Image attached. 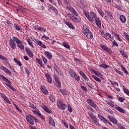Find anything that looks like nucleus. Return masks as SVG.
Masks as SVG:
<instances>
[{
  "label": "nucleus",
  "mask_w": 129,
  "mask_h": 129,
  "mask_svg": "<svg viewBox=\"0 0 129 129\" xmlns=\"http://www.w3.org/2000/svg\"><path fill=\"white\" fill-rule=\"evenodd\" d=\"M54 80L59 87H61V82H60V79L57 76H54Z\"/></svg>",
  "instance_id": "b1692460"
},
{
  "label": "nucleus",
  "mask_w": 129,
  "mask_h": 129,
  "mask_svg": "<svg viewBox=\"0 0 129 129\" xmlns=\"http://www.w3.org/2000/svg\"><path fill=\"white\" fill-rule=\"evenodd\" d=\"M74 77L75 80H77V81H80V77L77 75V74H76V75H75Z\"/></svg>",
  "instance_id": "4d7b16f0"
},
{
  "label": "nucleus",
  "mask_w": 129,
  "mask_h": 129,
  "mask_svg": "<svg viewBox=\"0 0 129 129\" xmlns=\"http://www.w3.org/2000/svg\"><path fill=\"white\" fill-rule=\"evenodd\" d=\"M40 89L44 94H48V90L44 86H41Z\"/></svg>",
  "instance_id": "5701e85b"
},
{
  "label": "nucleus",
  "mask_w": 129,
  "mask_h": 129,
  "mask_svg": "<svg viewBox=\"0 0 129 129\" xmlns=\"http://www.w3.org/2000/svg\"><path fill=\"white\" fill-rule=\"evenodd\" d=\"M4 100H5V101H6V102H7V103H9V104H11V101L9 100V98H8V97H6Z\"/></svg>",
  "instance_id": "680f3d73"
},
{
  "label": "nucleus",
  "mask_w": 129,
  "mask_h": 129,
  "mask_svg": "<svg viewBox=\"0 0 129 129\" xmlns=\"http://www.w3.org/2000/svg\"><path fill=\"white\" fill-rule=\"evenodd\" d=\"M68 18H70V19H71L72 20L73 19V18L74 17V16L71 14H68Z\"/></svg>",
  "instance_id": "338daca9"
},
{
  "label": "nucleus",
  "mask_w": 129,
  "mask_h": 129,
  "mask_svg": "<svg viewBox=\"0 0 129 129\" xmlns=\"http://www.w3.org/2000/svg\"><path fill=\"white\" fill-rule=\"evenodd\" d=\"M92 77L94 79V80H95L97 82H101V80H100V79H99L98 77H96V76L92 75Z\"/></svg>",
  "instance_id": "f704fd0d"
},
{
  "label": "nucleus",
  "mask_w": 129,
  "mask_h": 129,
  "mask_svg": "<svg viewBox=\"0 0 129 129\" xmlns=\"http://www.w3.org/2000/svg\"><path fill=\"white\" fill-rule=\"evenodd\" d=\"M16 40H17V37L13 36L12 39L9 40V45L12 49L15 50L17 49V43H16Z\"/></svg>",
  "instance_id": "f257e3e1"
},
{
  "label": "nucleus",
  "mask_w": 129,
  "mask_h": 129,
  "mask_svg": "<svg viewBox=\"0 0 129 129\" xmlns=\"http://www.w3.org/2000/svg\"><path fill=\"white\" fill-rule=\"evenodd\" d=\"M45 76L46 78L47 82L50 84H52V78H51V75L48 73L45 74Z\"/></svg>",
  "instance_id": "2eb2a0df"
},
{
  "label": "nucleus",
  "mask_w": 129,
  "mask_h": 129,
  "mask_svg": "<svg viewBox=\"0 0 129 129\" xmlns=\"http://www.w3.org/2000/svg\"><path fill=\"white\" fill-rule=\"evenodd\" d=\"M108 118L109 120L114 124H116V123H117V120H116V119H115V118L113 117L112 116L109 115Z\"/></svg>",
  "instance_id": "f3484780"
},
{
  "label": "nucleus",
  "mask_w": 129,
  "mask_h": 129,
  "mask_svg": "<svg viewBox=\"0 0 129 129\" xmlns=\"http://www.w3.org/2000/svg\"><path fill=\"white\" fill-rule=\"evenodd\" d=\"M0 69L1 70H3L6 74H8L9 75H12V72L10 71L7 68L3 66H0Z\"/></svg>",
  "instance_id": "9d476101"
},
{
  "label": "nucleus",
  "mask_w": 129,
  "mask_h": 129,
  "mask_svg": "<svg viewBox=\"0 0 129 129\" xmlns=\"http://www.w3.org/2000/svg\"><path fill=\"white\" fill-rule=\"evenodd\" d=\"M90 16L92 18V20H93V19L95 20V19H96V13L93 11H91Z\"/></svg>",
  "instance_id": "c756f323"
},
{
  "label": "nucleus",
  "mask_w": 129,
  "mask_h": 129,
  "mask_svg": "<svg viewBox=\"0 0 129 129\" xmlns=\"http://www.w3.org/2000/svg\"><path fill=\"white\" fill-rule=\"evenodd\" d=\"M26 119L27 121L29 122V123H30V124L33 125L34 123V120L37 119L36 118V117L33 116L31 115H28V116H26Z\"/></svg>",
  "instance_id": "423d86ee"
},
{
  "label": "nucleus",
  "mask_w": 129,
  "mask_h": 129,
  "mask_svg": "<svg viewBox=\"0 0 129 129\" xmlns=\"http://www.w3.org/2000/svg\"><path fill=\"white\" fill-rule=\"evenodd\" d=\"M117 127L119 129H125V127H124L122 125L120 124V123H118L117 124Z\"/></svg>",
  "instance_id": "13d9d810"
},
{
  "label": "nucleus",
  "mask_w": 129,
  "mask_h": 129,
  "mask_svg": "<svg viewBox=\"0 0 129 129\" xmlns=\"http://www.w3.org/2000/svg\"><path fill=\"white\" fill-rule=\"evenodd\" d=\"M121 68L122 71H123V72H124L125 74H127V75H128V72H127V71L126 70V69H125V68H124V67H123V66H121Z\"/></svg>",
  "instance_id": "c03bdc74"
},
{
  "label": "nucleus",
  "mask_w": 129,
  "mask_h": 129,
  "mask_svg": "<svg viewBox=\"0 0 129 129\" xmlns=\"http://www.w3.org/2000/svg\"><path fill=\"white\" fill-rule=\"evenodd\" d=\"M115 109H116V110H118V111L121 112V113H124V112H125V110H124V109L118 106L117 105H115Z\"/></svg>",
  "instance_id": "a211bd4d"
},
{
  "label": "nucleus",
  "mask_w": 129,
  "mask_h": 129,
  "mask_svg": "<svg viewBox=\"0 0 129 129\" xmlns=\"http://www.w3.org/2000/svg\"><path fill=\"white\" fill-rule=\"evenodd\" d=\"M84 34L87 39L91 40L93 38V35H92V33L87 28L84 29Z\"/></svg>",
  "instance_id": "39448f33"
},
{
  "label": "nucleus",
  "mask_w": 129,
  "mask_h": 129,
  "mask_svg": "<svg viewBox=\"0 0 129 129\" xmlns=\"http://www.w3.org/2000/svg\"><path fill=\"white\" fill-rule=\"evenodd\" d=\"M100 47L102 49H103V50H104L105 52H107V53L109 54H111L112 51L110 48L105 46L104 45H101Z\"/></svg>",
  "instance_id": "9b49d317"
},
{
  "label": "nucleus",
  "mask_w": 129,
  "mask_h": 129,
  "mask_svg": "<svg viewBox=\"0 0 129 129\" xmlns=\"http://www.w3.org/2000/svg\"><path fill=\"white\" fill-rule=\"evenodd\" d=\"M119 19L121 23H125V22H126V18H125V17L123 15L120 16Z\"/></svg>",
  "instance_id": "c85d7f7f"
},
{
  "label": "nucleus",
  "mask_w": 129,
  "mask_h": 129,
  "mask_svg": "<svg viewBox=\"0 0 129 129\" xmlns=\"http://www.w3.org/2000/svg\"><path fill=\"white\" fill-rule=\"evenodd\" d=\"M88 104L90 105V106H92V107H93V108H96L97 107V105H96L94 102L91 100V99H88L87 100Z\"/></svg>",
  "instance_id": "1a4fd4ad"
},
{
  "label": "nucleus",
  "mask_w": 129,
  "mask_h": 129,
  "mask_svg": "<svg viewBox=\"0 0 129 129\" xmlns=\"http://www.w3.org/2000/svg\"><path fill=\"white\" fill-rule=\"evenodd\" d=\"M115 71H116V73H118V74H119V75L123 76V73L120 72L119 70H117V69H115Z\"/></svg>",
  "instance_id": "09e8293b"
},
{
  "label": "nucleus",
  "mask_w": 129,
  "mask_h": 129,
  "mask_svg": "<svg viewBox=\"0 0 129 129\" xmlns=\"http://www.w3.org/2000/svg\"><path fill=\"white\" fill-rule=\"evenodd\" d=\"M96 10H97L98 14H100V15L101 16V17H102V18H103V17H104V13H103V11L98 9V8L97 7H96Z\"/></svg>",
  "instance_id": "bb28decb"
},
{
  "label": "nucleus",
  "mask_w": 129,
  "mask_h": 129,
  "mask_svg": "<svg viewBox=\"0 0 129 129\" xmlns=\"http://www.w3.org/2000/svg\"><path fill=\"white\" fill-rule=\"evenodd\" d=\"M37 45H38V46H40V47H41V48H43V49H46V46H45V44H44V43H42V41H40L38 42Z\"/></svg>",
  "instance_id": "72a5a7b5"
},
{
  "label": "nucleus",
  "mask_w": 129,
  "mask_h": 129,
  "mask_svg": "<svg viewBox=\"0 0 129 129\" xmlns=\"http://www.w3.org/2000/svg\"><path fill=\"white\" fill-rule=\"evenodd\" d=\"M124 36H125V37L126 38V40L127 41H129V36L127 34H126V33H124Z\"/></svg>",
  "instance_id": "69168bd1"
},
{
  "label": "nucleus",
  "mask_w": 129,
  "mask_h": 129,
  "mask_svg": "<svg viewBox=\"0 0 129 129\" xmlns=\"http://www.w3.org/2000/svg\"><path fill=\"white\" fill-rule=\"evenodd\" d=\"M25 51H26V53H27L28 56H29V57H30V58H33V57H34V53H33L32 51L31 50H30V48H26Z\"/></svg>",
  "instance_id": "4468645a"
},
{
  "label": "nucleus",
  "mask_w": 129,
  "mask_h": 129,
  "mask_svg": "<svg viewBox=\"0 0 129 129\" xmlns=\"http://www.w3.org/2000/svg\"><path fill=\"white\" fill-rule=\"evenodd\" d=\"M83 14L85 15V17L90 21V22H93V19H92V18L89 15V12L84 10L83 11Z\"/></svg>",
  "instance_id": "6e6552de"
},
{
  "label": "nucleus",
  "mask_w": 129,
  "mask_h": 129,
  "mask_svg": "<svg viewBox=\"0 0 129 129\" xmlns=\"http://www.w3.org/2000/svg\"><path fill=\"white\" fill-rule=\"evenodd\" d=\"M14 60L15 63H16V64H18L19 65V66H22V62H21V61H20L19 60H18L16 58H14Z\"/></svg>",
  "instance_id": "79ce46f5"
},
{
  "label": "nucleus",
  "mask_w": 129,
  "mask_h": 129,
  "mask_svg": "<svg viewBox=\"0 0 129 129\" xmlns=\"http://www.w3.org/2000/svg\"><path fill=\"white\" fill-rule=\"evenodd\" d=\"M41 57L43 61V62L45 64H47V62H48V59H47V58L46 57H45V56H44V55H41Z\"/></svg>",
  "instance_id": "8fccbe9b"
},
{
  "label": "nucleus",
  "mask_w": 129,
  "mask_h": 129,
  "mask_svg": "<svg viewBox=\"0 0 129 129\" xmlns=\"http://www.w3.org/2000/svg\"><path fill=\"white\" fill-rule=\"evenodd\" d=\"M7 86H8V87H9V88H10V89H12V90H13L14 91H15V88H14V87L13 86H12V84H7L6 83Z\"/></svg>",
  "instance_id": "49530a36"
},
{
  "label": "nucleus",
  "mask_w": 129,
  "mask_h": 129,
  "mask_svg": "<svg viewBox=\"0 0 129 129\" xmlns=\"http://www.w3.org/2000/svg\"><path fill=\"white\" fill-rule=\"evenodd\" d=\"M27 41L29 45H30V46H31V47H32V48L34 47V44H33V42H32V41L30 39L28 38L27 39Z\"/></svg>",
  "instance_id": "e433bc0d"
},
{
  "label": "nucleus",
  "mask_w": 129,
  "mask_h": 129,
  "mask_svg": "<svg viewBox=\"0 0 129 129\" xmlns=\"http://www.w3.org/2000/svg\"><path fill=\"white\" fill-rule=\"evenodd\" d=\"M34 29L36 31H42V27L39 25H36L34 26Z\"/></svg>",
  "instance_id": "37998d69"
},
{
  "label": "nucleus",
  "mask_w": 129,
  "mask_h": 129,
  "mask_svg": "<svg viewBox=\"0 0 129 129\" xmlns=\"http://www.w3.org/2000/svg\"><path fill=\"white\" fill-rule=\"evenodd\" d=\"M95 24L99 29H101V21L99 18H96L95 19Z\"/></svg>",
  "instance_id": "ddd939ff"
},
{
  "label": "nucleus",
  "mask_w": 129,
  "mask_h": 129,
  "mask_svg": "<svg viewBox=\"0 0 129 129\" xmlns=\"http://www.w3.org/2000/svg\"><path fill=\"white\" fill-rule=\"evenodd\" d=\"M67 9H68V10L70 11V12H71V13H72L73 15L76 16V17H77L78 16V13H77L76 10H75V9H74V8H73V7H71L70 6H67Z\"/></svg>",
  "instance_id": "0eeeda50"
},
{
  "label": "nucleus",
  "mask_w": 129,
  "mask_h": 129,
  "mask_svg": "<svg viewBox=\"0 0 129 129\" xmlns=\"http://www.w3.org/2000/svg\"><path fill=\"white\" fill-rule=\"evenodd\" d=\"M44 55H45L47 59H52L53 58V55L49 51H45Z\"/></svg>",
  "instance_id": "6ab92c4d"
},
{
  "label": "nucleus",
  "mask_w": 129,
  "mask_h": 129,
  "mask_svg": "<svg viewBox=\"0 0 129 129\" xmlns=\"http://www.w3.org/2000/svg\"><path fill=\"white\" fill-rule=\"evenodd\" d=\"M69 73H70L71 77H72V78L74 77V76H75V75L76 74L74 71H70L69 72Z\"/></svg>",
  "instance_id": "3c124183"
},
{
  "label": "nucleus",
  "mask_w": 129,
  "mask_h": 129,
  "mask_svg": "<svg viewBox=\"0 0 129 129\" xmlns=\"http://www.w3.org/2000/svg\"><path fill=\"white\" fill-rule=\"evenodd\" d=\"M64 24L67 25V26H69V28L72 29L73 30L75 29V27L74 26L72 23L68 22V21H64Z\"/></svg>",
  "instance_id": "4be33fe9"
},
{
  "label": "nucleus",
  "mask_w": 129,
  "mask_h": 129,
  "mask_svg": "<svg viewBox=\"0 0 129 129\" xmlns=\"http://www.w3.org/2000/svg\"><path fill=\"white\" fill-rule=\"evenodd\" d=\"M99 67H100L101 68H104V69H107V68H109V66L104 63H102L99 65Z\"/></svg>",
  "instance_id": "7c9ffc66"
},
{
  "label": "nucleus",
  "mask_w": 129,
  "mask_h": 129,
  "mask_svg": "<svg viewBox=\"0 0 129 129\" xmlns=\"http://www.w3.org/2000/svg\"><path fill=\"white\" fill-rule=\"evenodd\" d=\"M84 34L87 39L91 40L93 38V35H92V33L87 28L84 29Z\"/></svg>",
  "instance_id": "20e7f679"
},
{
  "label": "nucleus",
  "mask_w": 129,
  "mask_h": 129,
  "mask_svg": "<svg viewBox=\"0 0 129 129\" xmlns=\"http://www.w3.org/2000/svg\"><path fill=\"white\" fill-rule=\"evenodd\" d=\"M32 112H33V113H34V114H36V115H39L40 117H41L42 114L40 113V111H39V110H33Z\"/></svg>",
  "instance_id": "2f4dec72"
},
{
  "label": "nucleus",
  "mask_w": 129,
  "mask_h": 129,
  "mask_svg": "<svg viewBox=\"0 0 129 129\" xmlns=\"http://www.w3.org/2000/svg\"><path fill=\"white\" fill-rule=\"evenodd\" d=\"M2 79H3V80H4V81H6V82H8V83H9V84H12V82H11L9 80V79H8L5 76H3L2 77Z\"/></svg>",
  "instance_id": "58836bf2"
},
{
  "label": "nucleus",
  "mask_w": 129,
  "mask_h": 129,
  "mask_svg": "<svg viewBox=\"0 0 129 129\" xmlns=\"http://www.w3.org/2000/svg\"><path fill=\"white\" fill-rule=\"evenodd\" d=\"M62 46L64 47V48H67V49H70V45H69V44H68L67 42H64L63 43Z\"/></svg>",
  "instance_id": "c9c22d12"
},
{
  "label": "nucleus",
  "mask_w": 129,
  "mask_h": 129,
  "mask_svg": "<svg viewBox=\"0 0 129 129\" xmlns=\"http://www.w3.org/2000/svg\"><path fill=\"white\" fill-rule=\"evenodd\" d=\"M68 109L70 112H72L73 111V110L72 109V107H71V106L70 105H68Z\"/></svg>",
  "instance_id": "e2e57ef3"
},
{
  "label": "nucleus",
  "mask_w": 129,
  "mask_h": 129,
  "mask_svg": "<svg viewBox=\"0 0 129 129\" xmlns=\"http://www.w3.org/2000/svg\"><path fill=\"white\" fill-rule=\"evenodd\" d=\"M59 92L63 95H67V91H66V90H65L59 89Z\"/></svg>",
  "instance_id": "a19ab883"
},
{
  "label": "nucleus",
  "mask_w": 129,
  "mask_h": 129,
  "mask_svg": "<svg viewBox=\"0 0 129 129\" xmlns=\"http://www.w3.org/2000/svg\"><path fill=\"white\" fill-rule=\"evenodd\" d=\"M118 100L120 101V102H123V101L125 100V99L122 97H120L118 98Z\"/></svg>",
  "instance_id": "0e129e2a"
},
{
  "label": "nucleus",
  "mask_w": 129,
  "mask_h": 129,
  "mask_svg": "<svg viewBox=\"0 0 129 129\" xmlns=\"http://www.w3.org/2000/svg\"><path fill=\"white\" fill-rule=\"evenodd\" d=\"M49 124L52 126L55 127V121H54V119L51 116L49 117Z\"/></svg>",
  "instance_id": "a878e982"
},
{
  "label": "nucleus",
  "mask_w": 129,
  "mask_h": 129,
  "mask_svg": "<svg viewBox=\"0 0 129 129\" xmlns=\"http://www.w3.org/2000/svg\"><path fill=\"white\" fill-rule=\"evenodd\" d=\"M13 105L15 106V107H16V109H17L19 112H23L22 109H21V108H20V107L14 103H13Z\"/></svg>",
  "instance_id": "ea45409f"
},
{
  "label": "nucleus",
  "mask_w": 129,
  "mask_h": 129,
  "mask_svg": "<svg viewBox=\"0 0 129 129\" xmlns=\"http://www.w3.org/2000/svg\"><path fill=\"white\" fill-rule=\"evenodd\" d=\"M106 102L107 104L111 106V107H113L114 109L115 108V105H114V103H113V101L109 100V101H106Z\"/></svg>",
  "instance_id": "aec40b11"
},
{
  "label": "nucleus",
  "mask_w": 129,
  "mask_h": 129,
  "mask_svg": "<svg viewBox=\"0 0 129 129\" xmlns=\"http://www.w3.org/2000/svg\"><path fill=\"white\" fill-rule=\"evenodd\" d=\"M36 60L38 62V64H39V65L41 66V67H42V68H44V64H43V61H42V60L38 58H36Z\"/></svg>",
  "instance_id": "cd10ccee"
},
{
  "label": "nucleus",
  "mask_w": 129,
  "mask_h": 129,
  "mask_svg": "<svg viewBox=\"0 0 129 129\" xmlns=\"http://www.w3.org/2000/svg\"><path fill=\"white\" fill-rule=\"evenodd\" d=\"M62 2L66 6H69L70 4V1L69 0H62Z\"/></svg>",
  "instance_id": "5fc2aeb1"
},
{
  "label": "nucleus",
  "mask_w": 129,
  "mask_h": 129,
  "mask_svg": "<svg viewBox=\"0 0 129 129\" xmlns=\"http://www.w3.org/2000/svg\"><path fill=\"white\" fill-rule=\"evenodd\" d=\"M111 84H112V85H114L115 86V88L118 87V84L117 83V82H112V81H110Z\"/></svg>",
  "instance_id": "864d4df0"
},
{
  "label": "nucleus",
  "mask_w": 129,
  "mask_h": 129,
  "mask_svg": "<svg viewBox=\"0 0 129 129\" xmlns=\"http://www.w3.org/2000/svg\"><path fill=\"white\" fill-rule=\"evenodd\" d=\"M14 28L17 31H21V26L20 25H19V24H17L15 23L14 24Z\"/></svg>",
  "instance_id": "473e14b6"
},
{
  "label": "nucleus",
  "mask_w": 129,
  "mask_h": 129,
  "mask_svg": "<svg viewBox=\"0 0 129 129\" xmlns=\"http://www.w3.org/2000/svg\"><path fill=\"white\" fill-rule=\"evenodd\" d=\"M41 107L42 108L46 111V112H47V113H51V110L48 109L45 105H41Z\"/></svg>",
  "instance_id": "393cba45"
},
{
  "label": "nucleus",
  "mask_w": 129,
  "mask_h": 129,
  "mask_svg": "<svg viewBox=\"0 0 129 129\" xmlns=\"http://www.w3.org/2000/svg\"><path fill=\"white\" fill-rule=\"evenodd\" d=\"M90 71L91 73H94L95 75L96 76H98V77H102V75L100 73H99L98 71H95V70L93 69H91L90 70Z\"/></svg>",
  "instance_id": "f8f14e48"
},
{
  "label": "nucleus",
  "mask_w": 129,
  "mask_h": 129,
  "mask_svg": "<svg viewBox=\"0 0 129 129\" xmlns=\"http://www.w3.org/2000/svg\"><path fill=\"white\" fill-rule=\"evenodd\" d=\"M120 53H121V55H122V56L123 57H127V56H126V54H125V52H124V51L122 50H119Z\"/></svg>",
  "instance_id": "6e6d98bb"
},
{
  "label": "nucleus",
  "mask_w": 129,
  "mask_h": 129,
  "mask_svg": "<svg viewBox=\"0 0 129 129\" xmlns=\"http://www.w3.org/2000/svg\"><path fill=\"white\" fill-rule=\"evenodd\" d=\"M98 117L99 118V119H101V120H102L103 122H104V121H105V120L106 119H105V118H104V117H103L102 115L100 114L98 115Z\"/></svg>",
  "instance_id": "4c0bfd02"
},
{
  "label": "nucleus",
  "mask_w": 129,
  "mask_h": 129,
  "mask_svg": "<svg viewBox=\"0 0 129 129\" xmlns=\"http://www.w3.org/2000/svg\"><path fill=\"white\" fill-rule=\"evenodd\" d=\"M105 37H106V40H108L109 39H111V35L109 33H106Z\"/></svg>",
  "instance_id": "a18cd8bd"
},
{
  "label": "nucleus",
  "mask_w": 129,
  "mask_h": 129,
  "mask_svg": "<svg viewBox=\"0 0 129 129\" xmlns=\"http://www.w3.org/2000/svg\"><path fill=\"white\" fill-rule=\"evenodd\" d=\"M90 117H91V118H92V119H93V118H94V117H95V116L94 114H93V113H88Z\"/></svg>",
  "instance_id": "052dcab7"
},
{
  "label": "nucleus",
  "mask_w": 129,
  "mask_h": 129,
  "mask_svg": "<svg viewBox=\"0 0 129 129\" xmlns=\"http://www.w3.org/2000/svg\"><path fill=\"white\" fill-rule=\"evenodd\" d=\"M123 90H124V93L126 94V95L129 96V90L126 88L123 89Z\"/></svg>",
  "instance_id": "bf43d9fd"
},
{
  "label": "nucleus",
  "mask_w": 129,
  "mask_h": 129,
  "mask_svg": "<svg viewBox=\"0 0 129 129\" xmlns=\"http://www.w3.org/2000/svg\"><path fill=\"white\" fill-rule=\"evenodd\" d=\"M72 21L74 23H80L81 22V18L78 15L76 17L74 16Z\"/></svg>",
  "instance_id": "dca6fc26"
},
{
  "label": "nucleus",
  "mask_w": 129,
  "mask_h": 129,
  "mask_svg": "<svg viewBox=\"0 0 129 129\" xmlns=\"http://www.w3.org/2000/svg\"><path fill=\"white\" fill-rule=\"evenodd\" d=\"M86 81H89V79H88V78H87V77L86 76V75H84L82 77Z\"/></svg>",
  "instance_id": "774afa93"
},
{
  "label": "nucleus",
  "mask_w": 129,
  "mask_h": 129,
  "mask_svg": "<svg viewBox=\"0 0 129 129\" xmlns=\"http://www.w3.org/2000/svg\"><path fill=\"white\" fill-rule=\"evenodd\" d=\"M114 37H115L117 38V39H118L119 41V42H121L122 41L121 38L119 37V35H118V34L116 33H114Z\"/></svg>",
  "instance_id": "de8ad7c7"
},
{
  "label": "nucleus",
  "mask_w": 129,
  "mask_h": 129,
  "mask_svg": "<svg viewBox=\"0 0 129 129\" xmlns=\"http://www.w3.org/2000/svg\"><path fill=\"white\" fill-rule=\"evenodd\" d=\"M58 108L65 110L67 108V105L63 104L62 100L59 99L56 102Z\"/></svg>",
  "instance_id": "f03ea898"
},
{
  "label": "nucleus",
  "mask_w": 129,
  "mask_h": 129,
  "mask_svg": "<svg viewBox=\"0 0 129 129\" xmlns=\"http://www.w3.org/2000/svg\"><path fill=\"white\" fill-rule=\"evenodd\" d=\"M16 45L21 50H25V46H24V43L22 42L20 39L18 37H16Z\"/></svg>",
  "instance_id": "7ed1b4c3"
},
{
  "label": "nucleus",
  "mask_w": 129,
  "mask_h": 129,
  "mask_svg": "<svg viewBox=\"0 0 129 129\" xmlns=\"http://www.w3.org/2000/svg\"><path fill=\"white\" fill-rule=\"evenodd\" d=\"M49 100L51 102H54L55 101V98H54V96L53 95H50L49 96Z\"/></svg>",
  "instance_id": "603ef678"
},
{
  "label": "nucleus",
  "mask_w": 129,
  "mask_h": 129,
  "mask_svg": "<svg viewBox=\"0 0 129 129\" xmlns=\"http://www.w3.org/2000/svg\"><path fill=\"white\" fill-rule=\"evenodd\" d=\"M105 14H106V15H107L109 17V19L111 20V21H112V19H113V16H112V14L111 13V12H110V11L105 10Z\"/></svg>",
  "instance_id": "412c9836"
}]
</instances>
